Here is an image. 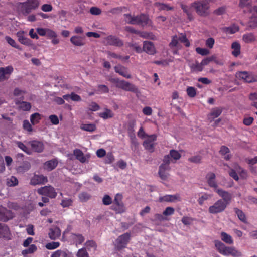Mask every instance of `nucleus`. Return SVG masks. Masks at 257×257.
Returning <instances> with one entry per match:
<instances>
[{
  "mask_svg": "<svg viewBox=\"0 0 257 257\" xmlns=\"http://www.w3.org/2000/svg\"><path fill=\"white\" fill-rule=\"evenodd\" d=\"M214 244L217 251L223 255H231L233 257H239L242 255L241 253L235 247L226 246L219 240H215Z\"/></svg>",
  "mask_w": 257,
  "mask_h": 257,
  "instance_id": "nucleus-1",
  "label": "nucleus"
},
{
  "mask_svg": "<svg viewBox=\"0 0 257 257\" xmlns=\"http://www.w3.org/2000/svg\"><path fill=\"white\" fill-rule=\"evenodd\" d=\"M124 17L127 23L142 26L147 25L149 20V16L144 14H141L137 16L132 15L130 14H125Z\"/></svg>",
  "mask_w": 257,
  "mask_h": 257,
  "instance_id": "nucleus-2",
  "label": "nucleus"
},
{
  "mask_svg": "<svg viewBox=\"0 0 257 257\" xmlns=\"http://www.w3.org/2000/svg\"><path fill=\"white\" fill-rule=\"evenodd\" d=\"M109 81L114 84L115 86L118 88L134 93H137L138 92V88L135 85L128 82L124 80H120L117 78H110L109 79Z\"/></svg>",
  "mask_w": 257,
  "mask_h": 257,
  "instance_id": "nucleus-3",
  "label": "nucleus"
},
{
  "mask_svg": "<svg viewBox=\"0 0 257 257\" xmlns=\"http://www.w3.org/2000/svg\"><path fill=\"white\" fill-rule=\"evenodd\" d=\"M197 14L200 16H207L209 14V4L203 0L196 1L191 4Z\"/></svg>",
  "mask_w": 257,
  "mask_h": 257,
  "instance_id": "nucleus-4",
  "label": "nucleus"
},
{
  "mask_svg": "<svg viewBox=\"0 0 257 257\" xmlns=\"http://www.w3.org/2000/svg\"><path fill=\"white\" fill-rule=\"evenodd\" d=\"M163 161V163L159 166L158 174L162 180H166L169 176L168 172L170 170V167L169 166L170 159L169 156H165Z\"/></svg>",
  "mask_w": 257,
  "mask_h": 257,
  "instance_id": "nucleus-5",
  "label": "nucleus"
},
{
  "mask_svg": "<svg viewBox=\"0 0 257 257\" xmlns=\"http://www.w3.org/2000/svg\"><path fill=\"white\" fill-rule=\"evenodd\" d=\"M123 196L120 193H117L114 199L112 201L111 209L114 211L116 213H122L125 211V206L122 202Z\"/></svg>",
  "mask_w": 257,
  "mask_h": 257,
  "instance_id": "nucleus-6",
  "label": "nucleus"
},
{
  "mask_svg": "<svg viewBox=\"0 0 257 257\" xmlns=\"http://www.w3.org/2000/svg\"><path fill=\"white\" fill-rule=\"evenodd\" d=\"M131 237L130 233H125L119 236L116 239L115 242V248L120 251L122 249L125 248L127 244L130 241Z\"/></svg>",
  "mask_w": 257,
  "mask_h": 257,
  "instance_id": "nucleus-7",
  "label": "nucleus"
},
{
  "mask_svg": "<svg viewBox=\"0 0 257 257\" xmlns=\"http://www.w3.org/2000/svg\"><path fill=\"white\" fill-rule=\"evenodd\" d=\"M37 193L39 195L48 197L51 199L55 198L57 195L55 188L51 185L45 186L38 188Z\"/></svg>",
  "mask_w": 257,
  "mask_h": 257,
  "instance_id": "nucleus-8",
  "label": "nucleus"
},
{
  "mask_svg": "<svg viewBox=\"0 0 257 257\" xmlns=\"http://www.w3.org/2000/svg\"><path fill=\"white\" fill-rule=\"evenodd\" d=\"M222 199H219L213 205L208 208V211L211 214H217L222 212L226 208L227 205Z\"/></svg>",
  "mask_w": 257,
  "mask_h": 257,
  "instance_id": "nucleus-9",
  "label": "nucleus"
},
{
  "mask_svg": "<svg viewBox=\"0 0 257 257\" xmlns=\"http://www.w3.org/2000/svg\"><path fill=\"white\" fill-rule=\"evenodd\" d=\"M236 77L240 80L245 82L252 83L257 81V78L251 73L247 71H239L236 72Z\"/></svg>",
  "mask_w": 257,
  "mask_h": 257,
  "instance_id": "nucleus-10",
  "label": "nucleus"
},
{
  "mask_svg": "<svg viewBox=\"0 0 257 257\" xmlns=\"http://www.w3.org/2000/svg\"><path fill=\"white\" fill-rule=\"evenodd\" d=\"M107 45L120 47L123 45V42L119 38L114 35H109L105 38Z\"/></svg>",
  "mask_w": 257,
  "mask_h": 257,
  "instance_id": "nucleus-11",
  "label": "nucleus"
},
{
  "mask_svg": "<svg viewBox=\"0 0 257 257\" xmlns=\"http://www.w3.org/2000/svg\"><path fill=\"white\" fill-rule=\"evenodd\" d=\"M13 70V67L11 65L0 67V82L8 80Z\"/></svg>",
  "mask_w": 257,
  "mask_h": 257,
  "instance_id": "nucleus-12",
  "label": "nucleus"
},
{
  "mask_svg": "<svg viewBox=\"0 0 257 257\" xmlns=\"http://www.w3.org/2000/svg\"><path fill=\"white\" fill-rule=\"evenodd\" d=\"M148 136V138L144 142L143 146L146 150L153 152L154 151V142L157 139V135L153 134Z\"/></svg>",
  "mask_w": 257,
  "mask_h": 257,
  "instance_id": "nucleus-13",
  "label": "nucleus"
},
{
  "mask_svg": "<svg viewBox=\"0 0 257 257\" xmlns=\"http://www.w3.org/2000/svg\"><path fill=\"white\" fill-rule=\"evenodd\" d=\"M143 51L151 55H154L157 52L154 43L149 41H145L143 42Z\"/></svg>",
  "mask_w": 257,
  "mask_h": 257,
  "instance_id": "nucleus-14",
  "label": "nucleus"
},
{
  "mask_svg": "<svg viewBox=\"0 0 257 257\" xmlns=\"http://www.w3.org/2000/svg\"><path fill=\"white\" fill-rule=\"evenodd\" d=\"M214 191L222 198V200H223L226 205H228L230 203L232 199V195L230 193L221 188L214 190Z\"/></svg>",
  "mask_w": 257,
  "mask_h": 257,
  "instance_id": "nucleus-15",
  "label": "nucleus"
},
{
  "mask_svg": "<svg viewBox=\"0 0 257 257\" xmlns=\"http://www.w3.org/2000/svg\"><path fill=\"white\" fill-rule=\"evenodd\" d=\"M115 72L118 73L123 77L130 79L132 78L131 74L129 73L128 68L121 65H118L114 67Z\"/></svg>",
  "mask_w": 257,
  "mask_h": 257,
  "instance_id": "nucleus-16",
  "label": "nucleus"
},
{
  "mask_svg": "<svg viewBox=\"0 0 257 257\" xmlns=\"http://www.w3.org/2000/svg\"><path fill=\"white\" fill-rule=\"evenodd\" d=\"M206 179L208 185L214 188V190L217 189L218 184L216 181V175L214 173L209 172L207 174Z\"/></svg>",
  "mask_w": 257,
  "mask_h": 257,
  "instance_id": "nucleus-17",
  "label": "nucleus"
},
{
  "mask_svg": "<svg viewBox=\"0 0 257 257\" xmlns=\"http://www.w3.org/2000/svg\"><path fill=\"white\" fill-rule=\"evenodd\" d=\"M60 229L55 226H53L49 229L48 236L51 240H56L61 235Z\"/></svg>",
  "mask_w": 257,
  "mask_h": 257,
  "instance_id": "nucleus-18",
  "label": "nucleus"
},
{
  "mask_svg": "<svg viewBox=\"0 0 257 257\" xmlns=\"http://www.w3.org/2000/svg\"><path fill=\"white\" fill-rule=\"evenodd\" d=\"M28 144L31 146L32 149L36 152L41 153L43 152L44 149V144L41 141H31L28 142Z\"/></svg>",
  "mask_w": 257,
  "mask_h": 257,
  "instance_id": "nucleus-19",
  "label": "nucleus"
},
{
  "mask_svg": "<svg viewBox=\"0 0 257 257\" xmlns=\"http://www.w3.org/2000/svg\"><path fill=\"white\" fill-rule=\"evenodd\" d=\"M47 182V177L43 175H34L31 180V184L33 185L44 184Z\"/></svg>",
  "mask_w": 257,
  "mask_h": 257,
  "instance_id": "nucleus-20",
  "label": "nucleus"
},
{
  "mask_svg": "<svg viewBox=\"0 0 257 257\" xmlns=\"http://www.w3.org/2000/svg\"><path fill=\"white\" fill-rule=\"evenodd\" d=\"M17 37H18L19 42L22 44L28 46L32 45V41L25 36L24 31H19L17 32Z\"/></svg>",
  "mask_w": 257,
  "mask_h": 257,
  "instance_id": "nucleus-21",
  "label": "nucleus"
},
{
  "mask_svg": "<svg viewBox=\"0 0 257 257\" xmlns=\"http://www.w3.org/2000/svg\"><path fill=\"white\" fill-rule=\"evenodd\" d=\"M223 108L220 107H215L212 109L210 113L208 114L207 118L210 121H212L214 119L219 117L222 113Z\"/></svg>",
  "mask_w": 257,
  "mask_h": 257,
  "instance_id": "nucleus-22",
  "label": "nucleus"
},
{
  "mask_svg": "<svg viewBox=\"0 0 257 257\" xmlns=\"http://www.w3.org/2000/svg\"><path fill=\"white\" fill-rule=\"evenodd\" d=\"M160 202H174L176 201H180V197L179 194L166 195L159 198Z\"/></svg>",
  "mask_w": 257,
  "mask_h": 257,
  "instance_id": "nucleus-23",
  "label": "nucleus"
},
{
  "mask_svg": "<svg viewBox=\"0 0 257 257\" xmlns=\"http://www.w3.org/2000/svg\"><path fill=\"white\" fill-rule=\"evenodd\" d=\"M70 42L76 46H82L85 44V37L78 36H73L70 38Z\"/></svg>",
  "mask_w": 257,
  "mask_h": 257,
  "instance_id": "nucleus-24",
  "label": "nucleus"
},
{
  "mask_svg": "<svg viewBox=\"0 0 257 257\" xmlns=\"http://www.w3.org/2000/svg\"><path fill=\"white\" fill-rule=\"evenodd\" d=\"M58 165V161L56 159H53L46 161L43 165L44 169L51 171L54 169Z\"/></svg>",
  "mask_w": 257,
  "mask_h": 257,
  "instance_id": "nucleus-25",
  "label": "nucleus"
},
{
  "mask_svg": "<svg viewBox=\"0 0 257 257\" xmlns=\"http://www.w3.org/2000/svg\"><path fill=\"white\" fill-rule=\"evenodd\" d=\"M239 30V27L236 24H233L229 27H225L222 28V31L226 34H233Z\"/></svg>",
  "mask_w": 257,
  "mask_h": 257,
  "instance_id": "nucleus-26",
  "label": "nucleus"
},
{
  "mask_svg": "<svg viewBox=\"0 0 257 257\" xmlns=\"http://www.w3.org/2000/svg\"><path fill=\"white\" fill-rule=\"evenodd\" d=\"M73 154L75 156L76 159L79 160L81 163H84L86 162V159L83 152L79 149H74Z\"/></svg>",
  "mask_w": 257,
  "mask_h": 257,
  "instance_id": "nucleus-27",
  "label": "nucleus"
},
{
  "mask_svg": "<svg viewBox=\"0 0 257 257\" xmlns=\"http://www.w3.org/2000/svg\"><path fill=\"white\" fill-rule=\"evenodd\" d=\"M231 48L233 49L232 54L235 57H238L240 54L241 46L238 42H234L231 44Z\"/></svg>",
  "mask_w": 257,
  "mask_h": 257,
  "instance_id": "nucleus-28",
  "label": "nucleus"
},
{
  "mask_svg": "<svg viewBox=\"0 0 257 257\" xmlns=\"http://www.w3.org/2000/svg\"><path fill=\"white\" fill-rule=\"evenodd\" d=\"M10 234V230L8 226L2 224L0 227V238H8Z\"/></svg>",
  "mask_w": 257,
  "mask_h": 257,
  "instance_id": "nucleus-29",
  "label": "nucleus"
},
{
  "mask_svg": "<svg viewBox=\"0 0 257 257\" xmlns=\"http://www.w3.org/2000/svg\"><path fill=\"white\" fill-rule=\"evenodd\" d=\"M230 150L227 147L225 146H221L219 153L220 155L224 156V158L226 160H229L231 157V155L228 154Z\"/></svg>",
  "mask_w": 257,
  "mask_h": 257,
  "instance_id": "nucleus-30",
  "label": "nucleus"
},
{
  "mask_svg": "<svg viewBox=\"0 0 257 257\" xmlns=\"http://www.w3.org/2000/svg\"><path fill=\"white\" fill-rule=\"evenodd\" d=\"M221 238L222 241L228 244L233 243V240L231 235L228 234L225 232H222L220 234Z\"/></svg>",
  "mask_w": 257,
  "mask_h": 257,
  "instance_id": "nucleus-31",
  "label": "nucleus"
},
{
  "mask_svg": "<svg viewBox=\"0 0 257 257\" xmlns=\"http://www.w3.org/2000/svg\"><path fill=\"white\" fill-rule=\"evenodd\" d=\"M243 40L246 43H250L256 40V37L251 33L245 34L242 37Z\"/></svg>",
  "mask_w": 257,
  "mask_h": 257,
  "instance_id": "nucleus-32",
  "label": "nucleus"
},
{
  "mask_svg": "<svg viewBox=\"0 0 257 257\" xmlns=\"http://www.w3.org/2000/svg\"><path fill=\"white\" fill-rule=\"evenodd\" d=\"M42 118L41 115L39 113H34L30 116V121L33 125L38 124Z\"/></svg>",
  "mask_w": 257,
  "mask_h": 257,
  "instance_id": "nucleus-33",
  "label": "nucleus"
},
{
  "mask_svg": "<svg viewBox=\"0 0 257 257\" xmlns=\"http://www.w3.org/2000/svg\"><path fill=\"white\" fill-rule=\"evenodd\" d=\"M21 11L24 15H28L31 12L33 9L29 4L28 3L24 2L22 4Z\"/></svg>",
  "mask_w": 257,
  "mask_h": 257,
  "instance_id": "nucleus-34",
  "label": "nucleus"
},
{
  "mask_svg": "<svg viewBox=\"0 0 257 257\" xmlns=\"http://www.w3.org/2000/svg\"><path fill=\"white\" fill-rule=\"evenodd\" d=\"M234 210L239 219L243 223H246L247 220L244 213L237 208H235Z\"/></svg>",
  "mask_w": 257,
  "mask_h": 257,
  "instance_id": "nucleus-35",
  "label": "nucleus"
},
{
  "mask_svg": "<svg viewBox=\"0 0 257 257\" xmlns=\"http://www.w3.org/2000/svg\"><path fill=\"white\" fill-rule=\"evenodd\" d=\"M155 5L157 7L160 11L166 10L170 11L173 10V7L170 6L168 4L161 3H156Z\"/></svg>",
  "mask_w": 257,
  "mask_h": 257,
  "instance_id": "nucleus-36",
  "label": "nucleus"
},
{
  "mask_svg": "<svg viewBox=\"0 0 257 257\" xmlns=\"http://www.w3.org/2000/svg\"><path fill=\"white\" fill-rule=\"evenodd\" d=\"M37 249V247L35 244H31L29 246V248L23 250L22 253L24 255H26L28 254H31L35 252Z\"/></svg>",
  "mask_w": 257,
  "mask_h": 257,
  "instance_id": "nucleus-37",
  "label": "nucleus"
},
{
  "mask_svg": "<svg viewBox=\"0 0 257 257\" xmlns=\"http://www.w3.org/2000/svg\"><path fill=\"white\" fill-rule=\"evenodd\" d=\"M16 104H19V107L23 111H29L32 107L30 103L26 101H22L19 103H16Z\"/></svg>",
  "mask_w": 257,
  "mask_h": 257,
  "instance_id": "nucleus-38",
  "label": "nucleus"
},
{
  "mask_svg": "<svg viewBox=\"0 0 257 257\" xmlns=\"http://www.w3.org/2000/svg\"><path fill=\"white\" fill-rule=\"evenodd\" d=\"M80 128L84 131L92 132L96 130V126L94 124H82Z\"/></svg>",
  "mask_w": 257,
  "mask_h": 257,
  "instance_id": "nucleus-39",
  "label": "nucleus"
},
{
  "mask_svg": "<svg viewBox=\"0 0 257 257\" xmlns=\"http://www.w3.org/2000/svg\"><path fill=\"white\" fill-rule=\"evenodd\" d=\"M73 239L75 241V242L77 244H82L85 240L84 237L81 234H73Z\"/></svg>",
  "mask_w": 257,
  "mask_h": 257,
  "instance_id": "nucleus-40",
  "label": "nucleus"
},
{
  "mask_svg": "<svg viewBox=\"0 0 257 257\" xmlns=\"http://www.w3.org/2000/svg\"><path fill=\"white\" fill-rule=\"evenodd\" d=\"M5 39L7 41V42H8V43L9 45H10L11 46H12V47H13L18 50H22L21 47L19 45H18L17 44V43L16 42V41L14 39H13L12 38H11L10 37L6 36Z\"/></svg>",
  "mask_w": 257,
  "mask_h": 257,
  "instance_id": "nucleus-41",
  "label": "nucleus"
},
{
  "mask_svg": "<svg viewBox=\"0 0 257 257\" xmlns=\"http://www.w3.org/2000/svg\"><path fill=\"white\" fill-rule=\"evenodd\" d=\"M187 95L191 98H194L197 94V89L192 86H188L186 89Z\"/></svg>",
  "mask_w": 257,
  "mask_h": 257,
  "instance_id": "nucleus-42",
  "label": "nucleus"
},
{
  "mask_svg": "<svg viewBox=\"0 0 257 257\" xmlns=\"http://www.w3.org/2000/svg\"><path fill=\"white\" fill-rule=\"evenodd\" d=\"M91 195L87 192H82L78 195V198L81 202H85L90 199Z\"/></svg>",
  "mask_w": 257,
  "mask_h": 257,
  "instance_id": "nucleus-43",
  "label": "nucleus"
},
{
  "mask_svg": "<svg viewBox=\"0 0 257 257\" xmlns=\"http://www.w3.org/2000/svg\"><path fill=\"white\" fill-rule=\"evenodd\" d=\"M216 57L215 55H212L210 57H206L203 59L201 61L202 64L203 66L207 65L210 62L212 61H215V62L218 64V62L216 60Z\"/></svg>",
  "mask_w": 257,
  "mask_h": 257,
  "instance_id": "nucleus-44",
  "label": "nucleus"
},
{
  "mask_svg": "<svg viewBox=\"0 0 257 257\" xmlns=\"http://www.w3.org/2000/svg\"><path fill=\"white\" fill-rule=\"evenodd\" d=\"M99 116L103 119H106L107 118H112L113 116V114L110 109H106L105 111L100 113Z\"/></svg>",
  "mask_w": 257,
  "mask_h": 257,
  "instance_id": "nucleus-45",
  "label": "nucleus"
},
{
  "mask_svg": "<svg viewBox=\"0 0 257 257\" xmlns=\"http://www.w3.org/2000/svg\"><path fill=\"white\" fill-rule=\"evenodd\" d=\"M31 167V165L29 162H25L23 164L18 167L17 170L19 172H24L28 171Z\"/></svg>",
  "mask_w": 257,
  "mask_h": 257,
  "instance_id": "nucleus-46",
  "label": "nucleus"
},
{
  "mask_svg": "<svg viewBox=\"0 0 257 257\" xmlns=\"http://www.w3.org/2000/svg\"><path fill=\"white\" fill-rule=\"evenodd\" d=\"M16 144L20 149L26 153L27 154L30 155L31 154V150L22 142L17 141L16 142Z\"/></svg>",
  "mask_w": 257,
  "mask_h": 257,
  "instance_id": "nucleus-47",
  "label": "nucleus"
},
{
  "mask_svg": "<svg viewBox=\"0 0 257 257\" xmlns=\"http://www.w3.org/2000/svg\"><path fill=\"white\" fill-rule=\"evenodd\" d=\"M191 69L193 71L201 72L203 69V65L201 62L200 63L196 62L195 64L192 65Z\"/></svg>",
  "mask_w": 257,
  "mask_h": 257,
  "instance_id": "nucleus-48",
  "label": "nucleus"
},
{
  "mask_svg": "<svg viewBox=\"0 0 257 257\" xmlns=\"http://www.w3.org/2000/svg\"><path fill=\"white\" fill-rule=\"evenodd\" d=\"M140 36L143 38L149 39L151 40H156L155 35L151 32H142L140 33Z\"/></svg>",
  "mask_w": 257,
  "mask_h": 257,
  "instance_id": "nucleus-49",
  "label": "nucleus"
},
{
  "mask_svg": "<svg viewBox=\"0 0 257 257\" xmlns=\"http://www.w3.org/2000/svg\"><path fill=\"white\" fill-rule=\"evenodd\" d=\"M169 157L172 158L174 160H179L181 157V154L179 153V152L176 150H171L170 151Z\"/></svg>",
  "mask_w": 257,
  "mask_h": 257,
  "instance_id": "nucleus-50",
  "label": "nucleus"
},
{
  "mask_svg": "<svg viewBox=\"0 0 257 257\" xmlns=\"http://www.w3.org/2000/svg\"><path fill=\"white\" fill-rule=\"evenodd\" d=\"M73 200L70 198H64L61 200V205L63 208L69 207L72 205Z\"/></svg>",
  "mask_w": 257,
  "mask_h": 257,
  "instance_id": "nucleus-51",
  "label": "nucleus"
},
{
  "mask_svg": "<svg viewBox=\"0 0 257 257\" xmlns=\"http://www.w3.org/2000/svg\"><path fill=\"white\" fill-rule=\"evenodd\" d=\"M85 245L88 250L93 248L94 251L96 250L97 247L96 243L94 240H87L85 242Z\"/></svg>",
  "mask_w": 257,
  "mask_h": 257,
  "instance_id": "nucleus-52",
  "label": "nucleus"
},
{
  "mask_svg": "<svg viewBox=\"0 0 257 257\" xmlns=\"http://www.w3.org/2000/svg\"><path fill=\"white\" fill-rule=\"evenodd\" d=\"M76 255L77 257H89V254L86 250V248L85 247L79 249Z\"/></svg>",
  "mask_w": 257,
  "mask_h": 257,
  "instance_id": "nucleus-53",
  "label": "nucleus"
},
{
  "mask_svg": "<svg viewBox=\"0 0 257 257\" xmlns=\"http://www.w3.org/2000/svg\"><path fill=\"white\" fill-rule=\"evenodd\" d=\"M60 246L58 242H51L46 244V248L49 250H53L58 248Z\"/></svg>",
  "mask_w": 257,
  "mask_h": 257,
  "instance_id": "nucleus-54",
  "label": "nucleus"
},
{
  "mask_svg": "<svg viewBox=\"0 0 257 257\" xmlns=\"http://www.w3.org/2000/svg\"><path fill=\"white\" fill-rule=\"evenodd\" d=\"M211 197V195L208 194L207 193H204L198 199V202L200 205H202L205 200Z\"/></svg>",
  "mask_w": 257,
  "mask_h": 257,
  "instance_id": "nucleus-55",
  "label": "nucleus"
},
{
  "mask_svg": "<svg viewBox=\"0 0 257 257\" xmlns=\"http://www.w3.org/2000/svg\"><path fill=\"white\" fill-rule=\"evenodd\" d=\"M175 209L172 207H167L163 212V215L164 216H170L174 214Z\"/></svg>",
  "mask_w": 257,
  "mask_h": 257,
  "instance_id": "nucleus-56",
  "label": "nucleus"
},
{
  "mask_svg": "<svg viewBox=\"0 0 257 257\" xmlns=\"http://www.w3.org/2000/svg\"><path fill=\"white\" fill-rule=\"evenodd\" d=\"M97 87V91L99 93H107L109 92V89L105 85H99Z\"/></svg>",
  "mask_w": 257,
  "mask_h": 257,
  "instance_id": "nucleus-57",
  "label": "nucleus"
},
{
  "mask_svg": "<svg viewBox=\"0 0 257 257\" xmlns=\"http://www.w3.org/2000/svg\"><path fill=\"white\" fill-rule=\"evenodd\" d=\"M235 169H236L237 173L239 174L241 177L243 178L246 177L247 171L245 170L242 169L241 167L238 165L235 167Z\"/></svg>",
  "mask_w": 257,
  "mask_h": 257,
  "instance_id": "nucleus-58",
  "label": "nucleus"
},
{
  "mask_svg": "<svg viewBox=\"0 0 257 257\" xmlns=\"http://www.w3.org/2000/svg\"><path fill=\"white\" fill-rule=\"evenodd\" d=\"M103 204L105 205H109L112 203L111 197L108 195H105L102 198Z\"/></svg>",
  "mask_w": 257,
  "mask_h": 257,
  "instance_id": "nucleus-59",
  "label": "nucleus"
},
{
  "mask_svg": "<svg viewBox=\"0 0 257 257\" xmlns=\"http://www.w3.org/2000/svg\"><path fill=\"white\" fill-rule=\"evenodd\" d=\"M194 219L191 217L184 216L182 218L181 221L185 225H189L192 224Z\"/></svg>",
  "mask_w": 257,
  "mask_h": 257,
  "instance_id": "nucleus-60",
  "label": "nucleus"
},
{
  "mask_svg": "<svg viewBox=\"0 0 257 257\" xmlns=\"http://www.w3.org/2000/svg\"><path fill=\"white\" fill-rule=\"evenodd\" d=\"M196 51L198 54L202 56H206L209 53V51L208 49L200 47L196 48Z\"/></svg>",
  "mask_w": 257,
  "mask_h": 257,
  "instance_id": "nucleus-61",
  "label": "nucleus"
},
{
  "mask_svg": "<svg viewBox=\"0 0 257 257\" xmlns=\"http://www.w3.org/2000/svg\"><path fill=\"white\" fill-rule=\"evenodd\" d=\"M249 26L251 28L257 27V17L252 16L250 18L249 21Z\"/></svg>",
  "mask_w": 257,
  "mask_h": 257,
  "instance_id": "nucleus-62",
  "label": "nucleus"
},
{
  "mask_svg": "<svg viewBox=\"0 0 257 257\" xmlns=\"http://www.w3.org/2000/svg\"><path fill=\"white\" fill-rule=\"evenodd\" d=\"M180 5L184 13L188 14L192 12L191 8L192 7L191 5L190 6H187L185 4H184L183 3H181Z\"/></svg>",
  "mask_w": 257,
  "mask_h": 257,
  "instance_id": "nucleus-63",
  "label": "nucleus"
},
{
  "mask_svg": "<svg viewBox=\"0 0 257 257\" xmlns=\"http://www.w3.org/2000/svg\"><path fill=\"white\" fill-rule=\"evenodd\" d=\"M7 183L9 186H14L18 184V181L15 177L11 176L10 179H8Z\"/></svg>",
  "mask_w": 257,
  "mask_h": 257,
  "instance_id": "nucleus-64",
  "label": "nucleus"
}]
</instances>
